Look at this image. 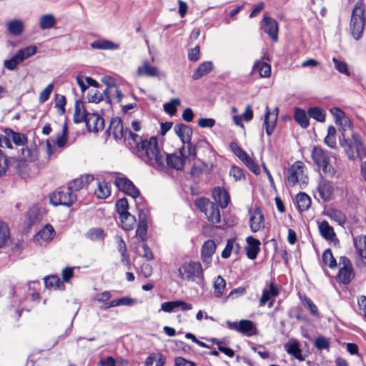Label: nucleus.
Segmentation results:
<instances>
[{
	"mask_svg": "<svg viewBox=\"0 0 366 366\" xmlns=\"http://www.w3.org/2000/svg\"><path fill=\"white\" fill-rule=\"evenodd\" d=\"M37 47L36 46H28L24 49H19L16 54L18 55V59H20V61H23L24 60L26 59L27 58L34 55L36 53Z\"/></svg>",
	"mask_w": 366,
	"mask_h": 366,
	"instance_id": "8fccbe9b",
	"label": "nucleus"
},
{
	"mask_svg": "<svg viewBox=\"0 0 366 366\" xmlns=\"http://www.w3.org/2000/svg\"><path fill=\"white\" fill-rule=\"evenodd\" d=\"M39 209L34 207L29 209L27 212L28 226L31 227L35 222L39 220Z\"/></svg>",
	"mask_w": 366,
	"mask_h": 366,
	"instance_id": "680f3d73",
	"label": "nucleus"
},
{
	"mask_svg": "<svg viewBox=\"0 0 366 366\" xmlns=\"http://www.w3.org/2000/svg\"><path fill=\"white\" fill-rule=\"evenodd\" d=\"M309 117L314 119L319 122H324L326 118V112L318 107H310L307 109Z\"/></svg>",
	"mask_w": 366,
	"mask_h": 366,
	"instance_id": "e433bc0d",
	"label": "nucleus"
},
{
	"mask_svg": "<svg viewBox=\"0 0 366 366\" xmlns=\"http://www.w3.org/2000/svg\"><path fill=\"white\" fill-rule=\"evenodd\" d=\"M116 209L119 216L129 213L128 212L129 204L126 198H122L117 200L116 203Z\"/></svg>",
	"mask_w": 366,
	"mask_h": 366,
	"instance_id": "13d9d810",
	"label": "nucleus"
},
{
	"mask_svg": "<svg viewBox=\"0 0 366 366\" xmlns=\"http://www.w3.org/2000/svg\"><path fill=\"white\" fill-rule=\"evenodd\" d=\"M4 134L10 137L11 139L16 145L22 146L27 142V137L24 134L15 132L11 129H5Z\"/></svg>",
	"mask_w": 366,
	"mask_h": 366,
	"instance_id": "f704fd0d",
	"label": "nucleus"
},
{
	"mask_svg": "<svg viewBox=\"0 0 366 366\" xmlns=\"http://www.w3.org/2000/svg\"><path fill=\"white\" fill-rule=\"evenodd\" d=\"M76 199V196L67 186L61 187L49 197V202L54 206L64 205L70 207Z\"/></svg>",
	"mask_w": 366,
	"mask_h": 366,
	"instance_id": "423d86ee",
	"label": "nucleus"
},
{
	"mask_svg": "<svg viewBox=\"0 0 366 366\" xmlns=\"http://www.w3.org/2000/svg\"><path fill=\"white\" fill-rule=\"evenodd\" d=\"M129 135L133 141L132 152L138 158L156 169L164 167L165 152L159 148L157 137L144 138L132 132Z\"/></svg>",
	"mask_w": 366,
	"mask_h": 366,
	"instance_id": "f257e3e1",
	"label": "nucleus"
},
{
	"mask_svg": "<svg viewBox=\"0 0 366 366\" xmlns=\"http://www.w3.org/2000/svg\"><path fill=\"white\" fill-rule=\"evenodd\" d=\"M297 204L300 211H306L311 206V199L310 196L304 192H300L297 195Z\"/></svg>",
	"mask_w": 366,
	"mask_h": 366,
	"instance_id": "4c0bfd02",
	"label": "nucleus"
},
{
	"mask_svg": "<svg viewBox=\"0 0 366 366\" xmlns=\"http://www.w3.org/2000/svg\"><path fill=\"white\" fill-rule=\"evenodd\" d=\"M105 237L104 231L101 228H92L90 229L86 233V237L92 240H102Z\"/></svg>",
	"mask_w": 366,
	"mask_h": 366,
	"instance_id": "6e6d98bb",
	"label": "nucleus"
},
{
	"mask_svg": "<svg viewBox=\"0 0 366 366\" xmlns=\"http://www.w3.org/2000/svg\"><path fill=\"white\" fill-rule=\"evenodd\" d=\"M355 249L362 258L366 259V236H357L354 237Z\"/></svg>",
	"mask_w": 366,
	"mask_h": 366,
	"instance_id": "c9c22d12",
	"label": "nucleus"
},
{
	"mask_svg": "<svg viewBox=\"0 0 366 366\" xmlns=\"http://www.w3.org/2000/svg\"><path fill=\"white\" fill-rule=\"evenodd\" d=\"M340 269L337 275V280L343 284L348 285L355 277V272L351 261L347 257H340Z\"/></svg>",
	"mask_w": 366,
	"mask_h": 366,
	"instance_id": "0eeeda50",
	"label": "nucleus"
},
{
	"mask_svg": "<svg viewBox=\"0 0 366 366\" xmlns=\"http://www.w3.org/2000/svg\"><path fill=\"white\" fill-rule=\"evenodd\" d=\"M226 325L229 330L237 331L247 336H252L255 334L256 327L250 320H242L239 322L227 320Z\"/></svg>",
	"mask_w": 366,
	"mask_h": 366,
	"instance_id": "1a4fd4ad",
	"label": "nucleus"
},
{
	"mask_svg": "<svg viewBox=\"0 0 366 366\" xmlns=\"http://www.w3.org/2000/svg\"><path fill=\"white\" fill-rule=\"evenodd\" d=\"M103 92L104 99L110 104L120 102L124 97L122 91L115 84H108Z\"/></svg>",
	"mask_w": 366,
	"mask_h": 366,
	"instance_id": "9b49d317",
	"label": "nucleus"
},
{
	"mask_svg": "<svg viewBox=\"0 0 366 366\" xmlns=\"http://www.w3.org/2000/svg\"><path fill=\"white\" fill-rule=\"evenodd\" d=\"M166 357L160 353L150 354L145 361V366H163L165 363Z\"/></svg>",
	"mask_w": 366,
	"mask_h": 366,
	"instance_id": "72a5a7b5",
	"label": "nucleus"
},
{
	"mask_svg": "<svg viewBox=\"0 0 366 366\" xmlns=\"http://www.w3.org/2000/svg\"><path fill=\"white\" fill-rule=\"evenodd\" d=\"M90 46L92 49L102 50H116L119 48V45L118 44L107 39H98L94 41L91 43Z\"/></svg>",
	"mask_w": 366,
	"mask_h": 366,
	"instance_id": "cd10ccee",
	"label": "nucleus"
},
{
	"mask_svg": "<svg viewBox=\"0 0 366 366\" xmlns=\"http://www.w3.org/2000/svg\"><path fill=\"white\" fill-rule=\"evenodd\" d=\"M114 184L118 189L137 199V204L142 201V198L139 197L140 192L139 189L129 179L124 177H117L114 180Z\"/></svg>",
	"mask_w": 366,
	"mask_h": 366,
	"instance_id": "6e6552de",
	"label": "nucleus"
},
{
	"mask_svg": "<svg viewBox=\"0 0 366 366\" xmlns=\"http://www.w3.org/2000/svg\"><path fill=\"white\" fill-rule=\"evenodd\" d=\"M364 11L363 0H358L352 9L350 24L352 36L356 40L361 38L365 25H366Z\"/></svg>",
	"mask_w": 366,
	"mask_h": 366,
	"instance_id": "20e7f679",
	"label": "nucleus"
},
{
	"mask_svg": "<svg viewBox=\"0 0 366 366\" xmlns=\"http://www.w3.org/2000/svg\"><path fill=\"white\" fill-rule=\"evenodd\" d=\"M247 243L246 252L247 257L250 259H254L259 251L260 242L249 236L247 238Z\"/></svg>",
	"mask_w": 366,
	"mask_h": 366,
	"instance_id": "a878e982",
	"label": "nucleus"
},
{
	"mask_svg": "<svg viewBox=\"0 0 366 366\" xmlns=\"http://www.w3.org/2000/svg\"><path fill=\"white\" fill-rule=\"evenodd\" d=\"M94 179L92 175L86 174L74 179L68 187L73 191H78Z\"/></svg>",
	"mask_w": 366,
	"mask_h": 366,
	"instance_id": "bb28decb",
	"label": "nucleus"
},
{
	"mask_svg": "<svg viewBox=\"0 0 366 366\" xmlns=\"http://www.w3.org/2000/svg\"><path fill=\"white\" fill-rule=\"evenodd\" d=\"M86 126L89 132H98L104 127V120L96 113H89L85 120Z\"/></svg>",
	"mask_w": 366,
	"mask_h": 366,
	"instance_id": "ddd939ff",
	"label": "nucleus"
},
{
	"mask_svg": "<svg viewBox=\"0 0 366 366\" xmlns=\"http://www.w3.org/2000/svg\"><path fill=\"white\" fill-rule=\"evenodd\" d=\"M185 159L180 154L177 155L174 154H166L164 156V164L170 167L177 170H181L183 169L185 164Z\"/></svg>",
	"mask_w": 366,
	"mask_h": 366,
	"instance_id": "412c9836",
	"label": "nucleus"
},
{
	"mask_svg": "<svg viewBox=\"0 0 366 366\" xmlns=\"http://www.w3.org/2000/svg\"><path fill=\"white\" fill-rule=\"evenodd\" d=\"M68 127L66 122L64 123L61 132L56 135V144L59 148H63L66 146L68 141Z\"/></svg>",
	"mask_w": 366,
	"mask_h": 366,
	"instance_id": "3c124183",
	"label": "nucleus"
},
{
	"mask_svg": "<svg viewBox=\"0 0 366 366\" xmlns=\"http://www.w3.org/2000/svg\"><path fill=\"white\" fill-rule=\"evenodd\" d=\"M216 248V244L212 239H208L203 244L201 250V258L207 267L210 265L212 257L214 254Z\"/></svg>",
	"mask_w": 366,
	"mask_h": 366,
	"instance_id": "2eb2a0df",
	"label": "nucleus"
},
{
	"mask_svg": "<svg viewBox=\"0 0 366 366\" xmlns=\"http://www.w3.org/2000/svg\"><path fill=\"white\" fill-rule=\"evenodd\" d=\"M234 247H237L235 253L237 254L240 248L239 244L236 242L234 239H229L227 242L224 249L222 252V257L224 259H227L228 257H229L232 254V252L234 249Z\"/></svg>",
	"mask_w": 366,
	"mask_h": 366,
	"instance_id": "c03bdc74",
	"label": "nucleus"
},
{
	"mask_svg": "<svg viewBox=\"0 0 366 366\" xmlns=\"http://www.w3.org/2000/svg\"><path fill=\"white\" fill-rule=\"evenodd\" d=\"M241 161L254 174H259L260 173L259 165L247 154L241 159Z\"/></svg>",
	"mask_w": 366,
	"mask_h": 366,
	"instance_id": "4d7b16f0",
	"label": "nucleus"
},
{
	"mask_svg": "<svg viewBox=\"0 0 366 366\" xmlns=\"http://www.w3.org/2000/svg\"><path fill=\"white\" fill-rule=\"evenodd\" d=\"M340 142L350 159H362L366 156V147L358 134L352 133L351 136L347 137L342 134V139L340 137Z\"/></svg>",
	"mask_w": 366,
	"mask_h": 366,
	"instance_id": "f03ea898",
	"label": "nucleus"
},
{
	"mask_svg": "<svg viewBox=\"0 0 366 366\" xmlns=\"http://www.w3.org/2000/svg\"><path fill=\"white\" fill-rule=\"evenodd\" d=\"M253 70L257 71L261 77H269L271 74L270 65L260 61H257L254 63Z\"/></svg>",
	"mask_w": 366,
	"mask_h": 366,
	"instance_id": "58836bf2",
	"label": "nucleus"
},
{
	"mask_svg": "<svg viewBox=\"0 0 366 366\" xmlns=\"http://www.w3.org/2000/svg\"><path fill=\"white\" fill-rule=\"evenodd\" d=\"M108 130L113 134L116 139H126L127 134H129V132H131L128 129H124L122 120L117 117L113 118L111 120ZM128 138L130 139L129 135H128Z\"/></svg>",
	"mask_w": 366,
	"mask_h": 366,
	"instance_id": "f8f14e48",
	"label": "nucleus"
},
{
	"mask_svg": "<svg viewBox=\"0 0 366 366\" xmlns=\"http://www.w3.org/2000/svg\"><path fill=\"white\" fill-rule=\"evenodd\" d=\"M178 276L182 281L201 284L204 281V270L199 262H184L178 268Z\"/></svg>",
	"mask_w": 366,
	"mask_h": 366,
	"instance_id": "7ed1b4c3",
	"label": "nucleus"
},
{
	"mask_svg": "<svg viewBox=\"0 0 366 366\" xmlns=\"http://www.w3.org/2000/svg\"><path fill=\"white\" fill-rule=\"evenodd\" d=\"M89 113L83 102L80 100L76 101L73 117L74 122L76 124L84 122Z\"/></svg>",
	"mask_w": 366,
	"mask_h": 366,
	"instance_id": "5701e85b",
	"label": "nucleus"
},
{
	"mask_svg": "<svg viewBox=\"0 0 366 366\" xmlns=\"http://www.w3.org/2000/svg\"><path fill=\"white\" fill-rule=\"evenodd\" d=\"M260 29L267 34L274 41L278 40V24L276 20L268 16L267 14H264L263 19L260 22Z\"/></svg>",
	"mask_w": 366,
	"mask_h": 366,
	"instance_id": "9d476101",
	"label": "nucleus"
},
{
	"mask_svg": "<svg viewBox=\"0 0 366 366\" xmlns=\"http://www.w3.org/2000/svg\"><path fill=\"white\" fill-rule=\"evenodd\" d=\"M204 214L211 223L218 224L217 227H219L224 226V224H222L219 209L216 204L212 202V205H209V207L206 209Z\"/></svg>",
	"mask_w": 366,
	"mask_h": 366,
	"instance_id": "6ab92c4d",
	"label": "nucleus"
},
{
	"mask_svg": "<svg viewBox=\"0 0 366 366\" xmlns=\"http://www.w3.org/2000/svg\"><path fill=\"white\" fill-rule=\"evenodd\" d=\"M326 215L340 225H342L346 222L345 214L338 209H329L326 212Z\"/></svg>",
	"mask_w": 366,
	"mask_h": 366,
	"instance_id": "a18cd8bd",
	"label": "nucleus"
},
{
	"mask_svg": "<svg viewBox=\"0 0 366 366\" xmlns=\"http://www.w3.org/2000/svg\"><path fill=\"white\" fill-rule=\"evenodd\" d=\"M286 351L288 354L294 356L298 360H304L302 355V351L300 348V344L297 341H295L290 345H285Z\"/></svg>",
	"mask_w": 366,
	"mask_h": 366,
	"instance_id": "a19ab883",
	"label": "nucleus"
},
{
	"mask_svg": "<svg viewBox=\"0 0 366 366\" xmlns=\"http://www.w3.org/2000/svg\"><path fill=\"white\" fill-rule=\"evenodd\" d=\"M180 104L179 99H172L169 103L164 104V110L170 115H174L177 112L176 107Z\"/></svg>",
	"mask_w": 366,
	"mask_h": 366,
	"instance_id": "052dcab7",
	"label": "nucleus"
},
{
	"mask_svg": "<svg viewBox=\"0 0 366 366\" xmlns=\"http://www.w3.org/2000/svg\"><path fill=\"white\" fill-rule=\"evenodd\" d=\"M54 89V84H49L46 86V87L40 93L39 97V101L41 103H44L46 102L49 97L50 95Z\"/></svg>",
	"mask_w": 366,
	"mask_h": 366,
	"instance_id": "338daca9",
	"label": "nucleus"
},
{
	"mask_svg": "<svg viewBox=\"0 0 366 366\" xmlns=\"http://www.w3.org/2000/svg\"><path fill=\"white\" fill-rule=\"evenodd\" d=\"M44 282L46 287L54 288L55 290H63L64 288V283L60 280L59 277L56 275L46 277Z\"/></svg>",
	"mask_w": 366,
	"mask_h": 366,
	"instance_id": "09e8293b",
	"label": "nucleus"
},
{
	"mask_svg": "<svg viewBox=\"0 0 366 366\" xmlns=\"http://www.w3.org/2000/svg\"><path fill=\"white\" fill-rule=\"evenodd\" d=\"M179 154L187 159H195L197 157V149L196 146L194 145L191 141L186 142L179 149Z\"/></svg>",
	"mask_w": 366,
	"mask_h": 366,
	"instance_id": "7c9ffc66",
	"label": "nucleus"
},
{
	"mask_svg": "<svg viewBox=\"0 0 366 366\" xmlns=\"http://www.w3.org/2000/svg\"><path fill=\"white\" fill-rule=\"evenodd\" d=\"M110 188L107 182H98V186L94 192L95 195L99 199H106L110 195Z\"/></svg>",
	"mask_w": 366,
	"mask_h": 366,
	"instance_id": "de8ad7c7",
	"label": "nucleus"
},
{
	"mask_svg": "<svg viewBox=\"0 0 366 366\" xmlns=\"http://www.w3.org/2000/svg\"><path fill=\"white\" fill-rule=\"evenodd\" d=\"M322 259L323 263L325 265H327L330 268L334 269L337 267L336 259H335L330 249H327L324 251Z\"/></svg>",
	"mask_w": 366,
	"mask_h": 366,
	"instance_id": "5fc2aeb1",
	"label": "nucleus"
},
{
	"mask_svg": "<svg viewBox=\"0 0 366 366\" xmlns=\"http://www.w3.org/2000/svg\"><path fill=\"white\" fill-rule=\"evenodd\" d=\"M54 235V230L51 225L46 224L35 236V241L42 244L51 240Z\"/></svg>",
	"mask_w": 366,
	"mask_h": 366,
	"instance_id": "393cba45",
	"label": "nucleus"
},
{
	"mask_svg": "<svg viewBox=\"0 0 366 366\" xmlns=\"http://www.w3.org/2000/svg\"><path fill=\"white\" fill-rule=\"evenodd\" d=\"M7 29L14 36H19L24 30L23 22L19 19H15L7 24Z\"/></svg>",
	"mask_w": 366,
	"mask_h": 366,
	"instance_id": "ea45409f",
	"label": "nucleus"
},
{
	"mask_svg": "<svg viewBox=\"0 0 366 366\" xmlns=\"http://www.w3.org/2000/svg\"><path fill=\"white\" fill-rule=\"evenodd\" d=\"M315 346L319 350H328L330 348V342L325 337H318L315 341Z\"/></svg>",
	"mask_w": 366,
	"mask_h": 366,
	"instance_id": "774afa93",
	"label": "nucleus"
},
{
	"mask_svg": "<svg viewBox=\"0 0 366 366\" xmlns=\"http://www.w3.org/2000/svg\"><path fill=\"white\" fill-rule=\"evenodd\" d=\"M317 190L320 197L324 201L330 200L333 192V187L330 182L321 178L318 184Z\"/></svg>",
	"mask_w": 366,
	"mask_h": 366,
	"instance_id": "b1692460",
	"label": "nucleus"
},
{
	"mask_svg": "<svg viewBox=\"0 0 366 366\" xmlns=\"http://www.w3.org/2000/svg\"><path fill=\"white\" fill-rule=\"evenodd\" d=\"M332 61L335 65V68L341 74H345L347 76H350V73L348 69V66L346 62L342 61L341 60L337 59L334 57L332 59Z\"/></svg>",
	"mask_w": 366,
	"mask_h": 366,
	"instance_id": "bf43d9fd",
	"label": "nucleus"
},
{
	"mask_svg": "<svg viewBox=\"0 0 366 366\" xmlns=\"http://www.w3.org/2000/svg\"><path fill=\"white\" fill-rule=\"evenodd\" d=\"M214 66L212 61H204L202 63L192 74V79L197 80L202 76L208 74L213 70Z\"/></svg>",
	"mask_w": 366,
	"mask_h": 366,
	"instance_id": "c85d7f7f",
	"label": "nucleus"
},
{
	"mask_svg": "<svg viewBox=\"0 0 366 366\" xmlns=\"http://www.w3.org/2000/svg\"><path fill=\"white\" fill-rule=\"evenodd\" d=\"M311 156L314 163L325 175L330 177L335 175L336 171L330 163V157L327 151L320 147H315Z\"/></svg>",
	"mask_w": 366,
	"mask_h": 366,
	"instance_id": "39448f33",
	"label": "nucleus"
},
{
	"mask_svg": "<svg viewBox=\"0 0 366 366\" xmlns=\"http://www.w3.org/2000/svg\"><path fill=\"white\" fill-rule=\"evenodd\" d=\"M319 231L321 236L327 240H332L335 237L333 227L326 220L319 223Z\"/></svg>",
	"mask_w": 366,
	"mask_h": 366,
	"instance_id": "c756f323",
	"label": "nucleus"
},
{
	"mask_svg": "<svg viewBox=\"0 0 366 366\" xmlns=\"http://www.w3.org/2000/svg\"><path fill=\"white\" fill-rule=\"evenodd\" d=\"M122 227L125 230H131L133 229L137 220L134 215L130 213L119 216Z\"/></svg>",
	"mask_w": 366,
	"mask_h": 366,
	"instance_id": "603ef678",
	"label": "nucleus"
},
{
	"mask_svg": "<svg viewBox=\"0 0 366 366\" xmlns=\"http://www.w3.org/2000/svg\"><path fill=\"white\" fill-rule=\"evenodd\" d=\"M278 112L279 109L277 107H275L272 112L270 111L268 107H266L264 124L266 133L268 136H270L273 133L276 127Z\"/></svg>",
	"mask_w": 366,
	"mask_h": 366,
	"instance_id": "4468645a",
	"label": "nucleus"
},
{
	"mask_svg": "<svg viewBox=\"0 0 366 366\" xmlns=\"http://www.w3.org/2000/svg\"><path fill=\"white\" fill-rule=\"evenodd\" d=\"M9 169V159L0 149V177L4 175Z\"/></svg>",
	"mask_w": 366,
	"mask_h": 366,
	"instance_id": "0e129e2a",
	"label": "nucleus"
},
{
	"mask_svg": "<svg viewBox=\"0 0 366 366\" xmlns=\"http://www.w3.org/2000/svg\"><path fill=\"white\" fill-rule=\"evenodd\" d=\"M226 282L224 279L219 275L214 282V293L215 297H220L224 291Z\"/></svg>",
	"mask_w": 366,
	"mask_h": 366,
	"instance_id": "864d4df0",
	"label": "nucleus"
},
{
	"mask_svg": "<svg viewBox=\"0 0 366 366\" xmlns=\"http://www.w3.org/2000/svg\"><path fill=\"white\" fill-rule=\"evenodd\" d=\"M115 307L118 306H132L137 300L129 297H123L117 300H114Z\"/></svg>",
	"mask_w": 366,
	"mask_h": 366,
	"instance_id": "69168bd1",
	"label": "nucleus"
},
{
	"mask_svg": "<svg viewBox=\"0 0 366 366\" xmlns=\"http://www.w3.org/2000/svg\"><path fill=\"white\" fill-rule=\"evenodd\" d=\"M137 73L139 76L157 77L159 76L158 68L152 66L148 60H144L142 65L138 66Z\"/></svg>",
	"mask_w": 366,
	"mask_h": 366,
	"instance_id": "a211bd4d",
	"label": "nucleus"
},
{
	"mask_svg": "<svg viewBox=\"0 0 366 366\" xmlns=\"http://www.w3.org/2000/svg\"><path fill=\"white\" fill-rule=\"evenodd\" d=\"M66 104V97L64 95L56 94L55 97V107L59 109L60 114L65 112V106Z\"/></svg>",
	"mask_w": 366,
	"mask_h": 366,
	"instance_id": "e2e57ef3",
	"label": "nucleus"
},
{
	"mask_svg": "<svg viewBox=\"0 0 366 366\" xmlns=\"http://www.w3.org/2000/svg\"><path fill=\"white\" fill-rule=\"evenodd\" d=\"M264 215L259 207H256L251 213L249 218L250 229L257 232L264 227Z\"/></svg>",
	"mask_w": 366,
	"mask_h": 366,
	"instance_id": "f3484780",
	"label": "nucleus"
},
{
	"mask_svg": "<svg viewBox=\"0 0 366 366\" xmlns=\"http://www.w3.org/2000/svg\"><path fill=\"white\" fill-rule=\"evenodd\" d=\"M336 129L333 126H329L327 128V134L325 138V143L331 149H335L337 145L336 142Z\"/></svg>",
	"mask_w": 366,
	"mask_h": 366,
	"instance_id": "49530a36",
	"label": "nucleus"
},
{
	"mask_svg": "<svg viewBox=\"0 0 366 366\" xmlns=\"http://www.w3.org/2000/svg\"><path fill=\"white\" fill-rule=\"evenodd\" d=\"M10 239L11 234L8 224L0 220V248L6 246Z\"/></svg>",
	"mask_w": 366,
	"mask_h": 366,
	"instance_id": "473e14b6",
	"label": "nucleus"
},
{
	"mask_svg": "<svg viewBox=\"0 0 366 366\" xmlns=\"http://www.w3.org/2000/svg\"><path fill=\"white\" fill-rule=\"evenodd\" d=\"M117 247L118 251L122 254V262L126 264L128 269H129L130 262L129 259V256L127 254V244L121 237H118L117 238Z\"/></svg>",
	"mask_w": 366,
	"mask_h": 366,
	"instance_id": "79ce46f5",
	"label": "nucleus"
},
{
	"mask_svg": "<svg viewBox=\"0 0 366 366\" xmlns=\"http://www.w3.org/2000/svg\"><path fill=\"white\" fill-rule=\"evenodd\" d=\"M308 117L307 112H306L304 109L300 108H295L294 119L301 127L306 129L309 127L310 122Z\"/></svg>",
	"mask_w": 366,
	"mask_h": 366,
	"instance_id": "2f4dec72",
	"label": "nucleus"
},
{
	"mask_svg": "<svg viewBox=\"0 0 366 366\" xmlns=\"http://www.w3.org/2000/svg\"><path fill=\"white\" fill-rule=\"evenodd\" d=\"M55 24L56 19L52 14H44L39 18V26L43 30L51 29Z\"/></svg>",
	"mask_w": 366,
	"mask_h": 366,
	"instance_id": "37998d69",
	"label": "nucleus"
},
{
	"mask_svg": "<svg viewBox=\"0 0 366 366\" xmlns=\"http://www.w3.org/2000/svg\"><path fill=\"white\" fill-rule=\"evenodd\" d=\"M212 197L222 209L226 208L230 201L229 193L223 187H215L213 189Z\"/></svg>",
	"mask_w": 366,
	"mask_h": 366,
	"instance_id": "aec40b11",
	"label": "nucleus"
},
{
	"mask_svg": "<svg viewBox=\"0 0 366 366\" xmlns=\"http://www.w3.org/2000/svg\"><path fill=\"white\" fill-rule=\"evenodd\" d=\"M174 131L183 144L191 141L193 134L191 127L184 124H177L174 127Z\"/></svg>",
	"mask_w": 366,
	"mask_h": 366,
	"instance_id": "4be33fe9",
	"label": "nucleus"
},
{
	"mask_svg": "<svg viewBox=\"0 0 366 366\" xmlns=\"http://www.w3.org/2000/svg\"><path fill=\"white\" fill-rule=\"evenodd\" d=\"M304 164L301 162H297L287 172V180L290 186L294 187L299 181L300 177L303 174Z\"/></svg>",
	"mask_w": 366,
	"mask_h": 366,
	"instance_id": "dca6fc26",
	"label": "nucleus"
}]
</instances>
